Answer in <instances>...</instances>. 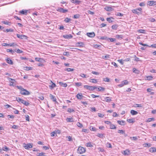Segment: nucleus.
Instances as JSON below:
<instances>
[{"mask_svg": "<svg viewBox=\"0 0 156 156\" xmlns=\"http://www.w3.org/2000/svg\"><path fill=\"white\" fill-rule=\"evenodd\" d=\"M118 123L121 125H125V122L123 120L120 121L118 120L117 121Z\"/></svg>", "mask_w": 156, "mask_h": 156, "instance_id": "obj_22", "label": "nucleus"}, {"mask_svg": "<svg viewBox=\"0 0 156 156\" xmlns=\"http://www.w3.org/2000/svg\"><path fill=\"white\" fill-rule=\"evenodd\" d=\"M66 120L68 122H72L73 121L72 118H67L66 119Z\"/></svg>", "mask_w": 156, "mask_h": 156, "instance_id": "obj_43", "label": "nucleus"}, {"mask_svg": "<svg viewBox=\"0 0 156 156\" xmlns=\"http://www.w3.org/2000/svg\"><path fill=\"white\" fill-rule=\"evenodd\" d=\"M102 58L104 59H106L107 58H110V55L108 54H106L105 56H103Z\"/></svg>", "mask_w": 156, "mask_h": 156, "instance_id": "obj_44", "label": "nucleus"}, {"mask_svg": "<svg viewBox=\"0 0 156 156\" xmlns=\"http://www.w3.org/2000/svg\"><path fill=\"white\" fill-rule=\"evenodd\" d=\"M105 101L108 102H109L111 101V98L109 97H106L105 98Z\"/></svg>", "mask_w": 156, "mask_h": 156, "instance_id": "obj_27", "label": "nucleus"}, {"mask_svg": "<svg viewBox=\"0 0 156 156\" xmlns=\"http://www.w3.org/2000/svg\"><path fill=\"white\" fill-rule=\"evenodd\" d=\"M25 68L26 69L25 70H29L32 69V68L30 67L26 66L25 67Z\"/></svg>", "mask_w": 156, "mask_h": 156, "instance_id": "obj_64", "label": "nucleus"}, {"mask_svg": "<svg viewBox=\"0 0 156 156\" xmlns=\"http://www.w3.org/2000/svg\"><path fill=\"white\" fill-rule=\"evenodd\" d=\"M67 111L71 113L72 112H74L75 111L73 109L69 108L68 109Z\"/></svg>", "mask_w": 156, "mask_h": 156, "instance_id": "obj_50", "label": "nucleus"}, {"mask_svg": "<svg viewBox=\"0 0 156 156\" xmlns=\"http://www.w3.org/2000/svg\"><path fill=\"white\" fill-rule=\"evenodd\" d=\"M83 97L82 94H80L78 93L76 95V97L78 99H80Z\"/></svg>", "mask_w": 156, "mask_h": 156, "instance_id": "obj_21", "label": "nucleus"}, {"mask_svg": "<svg viewBox=\"0 0 156 156\" xmlns=\"http://www.w3.org/2000/svg\"><path fill=\"white\" fill-rule=\"evenodd\" d=\"M9 46L10 47H14L15 48L17 47L18 45L15 43H11L9 44Z\"/></svg>", "mask_w": 156, "mask_h": 156, "instance_id": "obj_26", "label": "nucleus"}, {"mask_svg": "<svg viewBox=\"0 0 156 156\" xmlns=\"http://www.w3.org/2000/svg\"><path fill=\"white\" fill-rule=\"evenodd\" d=\"M86 146L87 147H92V145L90 143H87L86 144Z\"/></svg>", "mask_w": 156, "mask_h": 156, "instance_id": "obj_59", "label": "nucleus"}, {"mask_svg": "<svg viewBox=\"0 0 156 156\" xmlns=\"http://www.w3.org/2000/svg\"><path fill=\"white\" fill-rule=\"evenodd\" d=\"M80 76L83 78H87L88 77V76L84 73H81Z\"/></svg>", "mask_w": 156, "mask_h": 156, "instance_id": "obj_40", "label": "nucleus"}, {"mask_svg": "<svg viewBox=\"0 0 156 156\" xmlns=\"http://www.w3.org/2000/svg\"><path fill=\"white\" fill-rule=\"evenodd\" d=\"M148 4L149 6H155L156 4V2L154 1H150L148 2Z\"/></svg>", "mask_w": 156, "mask_h": 156, "instance_id": "obj_15", "label": "nucleus"}, {"mask_svg": "<svg viewBox=\"0 0 156 156\" xmlns=\"http://www.w3.org/2000/svg\"><path fill=\"white\" fill-rule=\"evenodd\" d=\"M9 150L6 146H5L2 147V150L4 151H7Z\"/></svg>", "mask_w": 156, "mask_h": 156, "instance_id": "obj_51", "label": "nucleus"}, {"mask_svg": "<svg viewBox=\"0 0 156 156\" xmlns=\"http://www.w3.org/2000/svg\"><path fill=\"white\" fill-rule=\"evenodd\" d=\"M127 121L129 123H133L135 122L133 119H129L127 120Z\"/></svg>", "mask_w": 156, "mask_h": 156, "instance_id": "obj_36", "label": "nucleus"}, {"mask_svg": "<svg viewBox=\"0 0 156 156\" xmlns=\"http://www.w3.org/2000/svg\"><path fill=\"white\" fill-rule=\"evenodd\" d=\"M15 51L18 53H22L23 52L22 51L20 50L19 49H15Z\"/></svg>", "mask_w": 156, "mask_h": 156, "instance_id": "obj_39", "label": "nucleus"}, {"mask_svg": "<svg viewBox=\"0 0 156 156\" xmlns=\"http://www.w3.org/2000/svg\"><path fill=\"white\" fill-rule=\"evenodd\" d=\"M76 125L78 127L80 128H82L83 126L82 124L80 123V122H77Z\"/></svg>", "mask_w": 156, "mask_h": 156, "instance_id": "obj_48", "label": "nucleus"}, {"mask_svg": "<svg viewBox=\"0 0 156 156\" xmlns=\"http://www.w3.org/2000/svg\"><path fill=\"white\" fill-rule=\"evenodd\" d=\"M51 82L52 83V84L51 85L49 86V87L51 89H52L54 87H56V84L53 83L51 81Z\"/></svg>", "mask_w": 156, "mask_h": 156, "instance_id": "obj_20", "label": "nucleus"}, {"mask_svg": "<svg viewBox=\"0 0 156 156\" xmlns=\"http://www.w3.org/2000/svg\"><path fill=\"white\" fill-rule=\"evenodd\" d=\"M138 32L140 33L144 34L145 30L143 29H140L138 30Z\"/></svg>", "mask_w": 156, "mask_h": 156, "instance_id": "obj_46", "label": "nucleus"}, {"mask_svg": "<svg viewBox=\"0 0 156 156\" xmlns=\"http://www.w3.org/2000/svg\"><path fill=\"white\" fill-rule=\"evenodd\" d=\"M123 154L125 155H129V150H126L124 151Z\"/></svg>", "mask_w": 156, "mask_h": 156, "instance_id": "obj_34", "label": "nucleus"}, {"mask_svg": "<svg viewBox=\"0 0 156 156\" xmlns=\"http://www.w3.org/2000/svg\"><path fill=\"white\" fill-rule=\"evenodd\" d=\"M75 85L77 87H79L82 86V84L81 82H76L74 83Z\"/></svg>", "mask_w": 156, "mask_h": 156, "instance_id": "obj_37", "label": "nucleus"}, {"mask_svg": "<svg viewBox=\"0 0 156 156\" xmlns=\"http://www.w3.org/2000/svg\"><path fill=\"white\" fill-rule=\"evenodd\" d=\"M87 35L89 37H94L95 34L94 32H92L87 33Z\"/></svg>", "mask_w": 156, "mask_h": 156, "instance_id": "obj_11", "label": "nucleus"}, {"mask_svg": "<svg viewBox=\"0 0 156 156\" xmlns=\"http://www.w3.org/2000/svg\"><path fill=\"white\" fill-rule=\"evenodd\" d=\"M71 2L75 4L76 5H79L81 2V1L79 0H72Z\"/></svg>", "mask_w": 156, "mask_h": 156, "instance_id": "obj_13", "label": "nucleus"}, {"mask_svg": "<svg viewBox=\"0 0 156 156\" xmlns=\"http://www.w3.org/2000/svg\"><path fill=\"white\" fill-rule=\"evenodd\" d=\"M134 107H142L141 104H136L134 105Z\"/></svg>", "mask_w": 156, "mask_h": 156, "instance_id": "obj_60", "label": "nucleus"}, {"mask_svg": "<svg viewBox=\"0 0 156 156\" xmlns=\"http://www.w3.org/2000/svg\"><path fill=\"white\" fill-rule=\"evenodd\" d=\"M83 87L84 88L90 90H94V88H93V86H90L87 85H85Z\"/></svg>", "mask_w": 156, "mask_h": 156, "instance_id": "obj_10", "label": "nucleus"}, {"mask_svg": "<svg viewBox=\"0 0 156 156\" xmlns=\"http://www.w3.org/2000/svg\"><path fill=\"white\" fill-rule=\"evenodd\" d=\"M16 87L20 90V93L23 95H29L30 94V92L24 89L21 86H17Z\"/></svg>", "mask_w": 156, "mask_h": 156, "instance_id": "obj_1", "label": "nucleus"}, {"mask_svg": "<svg viewBox=\"0 0 156 156\" xmlns=\"http://www.w3.org/2000/svg\"><path fill=\"white\" fill-rule=\"evenodd\" d=\"M106 146L107 147L111 148L112 147L111 144L109 143H107L106 144Z\"/></svg>", "mask_w": 156, "mask_h": 156, "instance_id": "obj_57", "label": "nucleus"}, {"mask_svg": "<svg viewBox=\"0 0 156 156\" xmlns=\"http://www.w3.org/2000/svg\"><path fill=\"white\" fill-rule=\"evenodd\" d=\"M111 19H114V18L112 17L108 18H107V20L108 22L109 23H111L113 22V21L111 20Z\"/></svg>", "mask_w": 156, "mask_h": 156, "instance_id": "obj_33", "label": "nucleus"}, {"mask_svg": "<svg viewBox=\"0 0 156 156\" xmlns=\"http://www.w3.org/2000/svg\"><path fill=\"white\" fill-rule=\"evenodd\" d=\"M44 154V153L43 152L40 153H37L36 155L37 156H43Z\"/></svg>", "mask_w": 156, "mask_h": 156, "instance_id": "obj_54", "label": "nucleus"}, {"mask_svg": "<svg viewBox=\"0 0 156 156\" xmlns=\"http://www.w3.org/2000/svg\"><path fill=\"white\" fill-rule=\"evenodd\" d=\"M86 151L85 149L82 147H80L77 149V152L78 153L83 154Z\"/></svg>", "mask_w": 156, "mask_h": 156, "instance_id": "obj_3", "label": "nucleus"}, {"mask_svg": "<svg viewBox=\"0 0 156 156\" xmlns=\"http://www.w3.org/2000/svg\"><path fill=\"white\" fill-rule=\"evenodd\" d=\"M131 114L133 115H136L138 114V112L133 110H132L130 111Z\"/></svg>", "mask_w": 156, "mask_h": 156, "instance_id": "obj_25", "label": "nucleus"}, {"mask_svg": "<svg viewBox=\"0 0 156 156\" xmlns=\"http://www.w3.org/2000/svg\"><path fill=\"white\" fill-rule=\"evenodd\" d=\"M105 90V88H103L101 87H99L98 88V91H104Z\"/></svg>", "mask_w": 156, "mask_h": 156, "instance_id": "obj_38", "label": "nucleus"}, {"mask_svg": "<svg viewBox=\"0 0 156 156\" xmlns=\"http://www.w3.org/2000/svg\"><path fill=\"white\" fill-rule=\"evenodd\" d=\"M63 37L66 38L70 39L73 36L71 34H66L64 35Z\"/></svg>", "mask_w": 156, "mask_h": 156, "instance_id": "obj_18", "label": "nucleus"}, {"mask_svg": "<svg viewBox=\"0 0 156 156\" xmlns=\"http://www.w3.org/2000/svg\"><path fill=\"white\" fill-rule=\"evenodd\" d=\"M84 44L82 42H77L76 44V46L77 47H83L84 46Z\"/></svg>", "mask_w": 156, "mask_h": 156, "instance_id": "obj_12", "label": "nucleus"}, {"mask_svg": "<svg viewBox=\"0 0 156 156\" xmlns=\"http://www.w3.org/2000/svg\"><path fill=\"white\" fill-rule=\"evenodd\" d=\"M104 9L108 11H112L113 9L112 7L108 6H105Z\"/></svg>", "mask_w": 156, "mask_h": 156, "instance_id": "obj_14", "label": "nucleus"}, {"mask_svg": "<svg viewBox=\"0 0 156 156\" xmlns=\"http://www.w3.org/2000/svg\"><path fill=\"white\" fill-rule=\"evenodd\" d=\"M6 62L12 65L13 64V62L11 60L10 58H7L6 59Z\"/></svg>", "mask_w": 156, "mask_h": 156, "instance_id": "obj_23", "label": "nucleus"}, {"mask_svg": "<svg viewBox=\"0 0 156 156\" xmlns=\"http://www.w3.org/2000/svg\"><path fill=\"white\" fill-rule=\"evenodd\" d=\"M65 70L68 72L73 71L74 70V69L70 68H67L65 69Z\"/></svg>", "mask_w": 156, "mask_h": 156, "instance_id": "obj_47", "label": "nucleus"}, {"mask_svg": "<svg viewBox=\"0 0 156 156\" xmlns=\"http://www.w3.org/2000/svg\"><path fill=\"white\" fill-rule=\"evenodd\" d=\"M118 27V25L117 24H115V25H113L112 26V29H113L114 30H117Z\"/></svg>", "mask_w": 156, "mask_h": 156, "instance_id": "obj_29", "label": "nucleus"}, {"mask_svg": "<svg viewBox=\"0 0 156 156\" xmlns=\"http://www.w3.org/2000/svg\"><path fill=\"white\" fill-rule=\"evenodd\" d=\"M132 12L133 13L136 14L138 15L141 13V12H139L136 9L132 10Z\"/></svg>", "mask_w": 156, "mask_h": 156, "instance_id": "obj_19", "label": "nucleus"}, {"mask_svg": "<svg viewBox=\"0 0 156 156\" xmlns=\"http://www.w3.org/2000/svg\"><path fill=\"white\" fill-rule=\"evenodd\" d=\"M2 23L5 24L10 25V23L8 21H2Z\"/></svg>", "mask_w": 156, "mask_h": 156, "instance_id": "obj_62", "label": "nucleus"}, {"mask_svg": "<svg viewBox=\"0 0 156 156\" xmlns=\"http://www.w3.org/2000/svg\"><path fill=\"white\" fill-rule=\"evenodd\" d=\"M149 151L151 153L156 152V148L154 147H152L149 148Z\"/></svg>", "mask_w": 156, "mask_h": 156, "instance_id": "obj_17", "label": "nucleus"}, {"mask_svg": "<svg viewBox=\"0 0 156 156\" xmlns=\"http://www.w3.org/2000/svg\"><path fill=\"white\" fill-rule=\"evenodd\" d=\"M41 59L40 58L36 57L35 58V60L38 62H41Z\"/></svg>", "mask_w": 156, "mask_h": 156, "instance_id": "obj_61", "label": "nucleus"}, {"mask_svg": "<svg viewBox=\"0 0 156 156\" xmlns=\"http://www.w3.org/2000/svg\"><path fill=\"white\" fill-rule=\"evenodd\" d=\"M101 47V46L100 45H98L97 44H94V47L95 48L100 49Z\"/></svg>", "mask_w": 156, "mask_h": 156, "instance_id": "obj_32", "label": "nucleus"}, {"mask_svg": "<svg viewBox=\"0 0 156 156\" xmlns=\"http://www.w3.org/2000/svg\"><path fill=\"white\" fill-rule=\"evenodd\" d=\"M110 128L112 129H116V127L113 124H111L110 125Z\"/></svg>", "mask_w": 156, "mask_h": 156, "instance_id": "obj_42", "label": "nucleus"}, {"mask_svg": "<svg viewBox=\"0 0 156 156\" xmlns=\"http://www.w3.org/2000/svg\"><path fill=\"white\" fill-rule=\"evenodd\" d=\"M58 83L60 86L64 87H66L67 86V84L65 83L59 82Z\"/></svg>", "mask_w": 156, "mask_h": 156, "instance_id": "obj_24", "label": "nucleus"}, {"mask_svg": "<svg viewBox=\"0 0 156 156\" xmlns=\"http://www.w3.org/2000/svg\"><path fill=\"white\" fill-rule=\"evenodd\" d=\"M98 116L101 118H103L104 116V115L100 113H98Z\"/></svg>", "mask_w": 156, "mask_h": 156, "instance_id": "obj_63", "label": "nucleus"}, {"mask_svg": "<svg viewBox=\"0 0 156 156\" xmlns=\"http://www.w3.org/2000/svg\"><path fill=\"white\" fill-rule=\"evenodd\" d=\"M19 12L21 14L26 15L27 14V11L26 10H23L20 11Z\"/></svg>", "mask_w": 156, "mask_h": 156, "instance_id": "obj_16", "label": "nucleus"}, {"mask_svg": "<svg viewBox=\"0 0 156 156\" xmlns=\"http://www.w3.org/2000/svg\"><path fill=\"white\" fill-rule=\"evenodd\" d=\"M143 145L145 147H149L151 146V144L150 143H145L143 144Z\"/></svg>", "mask_w": 156, "mask_h": 156, "instance_id": "obj_41", "label": "nucleus"}, {"mask_svg": "<svg viewBox=\"0 0 156 156\" xmlns=\"http://www.w3.org/2000/svg\"><path fill=\"white\" fill-rule=\"evenodd\" d=\"M118 61L120 63V64L122 65H123L124 64L123 60L122 59H118Z\"/></svg>", "mask_w": 156, "mask_h": 156, "instance_id": "obj_58", "label": "nucleus"}, {"mask_svg": "<svg viewBox=\"0 0 156 156\" xmlns=\"http://www.w3.org/2000/svg\"><path fill=\"white\" fill-rule=\"evenodd\" d=\"M16 100L19 102H20L24 105L26 106H28L30 105V103L28 102H26L20 98H16Z\"/></svg>", "mask_w": 156, "mask_h": 156, "instance_id": "obj_2", "label": "nucleus"}, {"mask_svg": "<svg viewBox=\"0 0 156 156\" xmlns=\"http://www.w3.org/2000/svg\"><path fill=\"white\" fill-rule=\"evenodd\" d=\"M90 82H92L93 83H95L97 82V80L95 79H90Z\"/></svg>", "mask_w": 156, "mask_h": 156, "instance_id": "obj_35", "label": "nucleus"}, {"mask_svg": "<svg viewBox=\"0 0 156 156\" xmlns=\"http://www.w3.org/2000/svg\"><path fill=\"white\" fill-rule=\"evenodd\" d=\"M8 80L10 81V83L9 84V85L10 86H13V84L14 83V82L15 81V80L9 77L8 78Z\"/></svg>", "mask_w": 156, "mask_h": 156, "instance_id": "obj_8", "label": "nucleus"}, {"mask_svg": "<svg viewBox=\"0 0 156 156\" xmlns=\"http://www.w3.org/2000/svg\"><path fill=\"white\" fill-rule=\"evenodd\" d=\"M80 16V15L79 14H77L73 16V18L74 19H78V18H79Z\"/></svg>", "mask_w": 156, "mask_h": 156, "instance_id": "obj_52", "label": "nucleus"}, {"mask_svg": "<svg viewBox=\"0 0 156 156\" xmlns=\"http://www.w3.org/2000/svg\"><path fill=\"white\" fill-rule=\"evenodd\" d=\"M115 37L117 38H118V39H119V38L122 39L123 36H122V35H117Z\"/></svg>", "mask_w": 156, "mask_h": 156, "instance_id": "obj_53", "label": "nucleus"}, {"mask_svg": "<svg viewBox=\"0 0 156 156\" xmlns=\"http://www.w3.org/2000/svg\"><path fill=\"white\" fill-rule=\"evenodd\" d=\"M129 83L126 80L122 81L121 82V83L119 84L118 86L120 87H122L124 85H127Z\"/></svg>", "mask_w": 156, "mask_h": 156, "instance_id": "obj_5", "label": "nucleus"}, {"mask_svg": "<svg viewBox=\"0 0 156 156\" xmlns=\"http://www.w3.org/2000/svg\"><path fill=\"white\" fill-rule=\"evenodd\" d=\"M103 81L105 82H108L110 81V80L108 78L106 77L103 78Z\"/></svg>", "mask_w": 156, "mask_h": 156, "instance_id": "obj_49", "label": "nucleus"}, {"mask_svg": "<svg viewBox=\"0 0 156 156\" xmlns=\"http://www.w3.org/2000/svg\"><path fill=\"white\" fill-rule=\"evenodd\" d=\"M91 131H96L97 130V129L95 128V127H93L92 126H90L89 127Z\"/></svg>", "mask_w": 156, "mask_h": 156, "instance_id": "obj_31", "label": "nucleus"}, {"mask_svg": "<svg viewBox=\"0 0 156 156\" xmlns=\"http://www.w3.org/2000/svg\"><path fill=\"white\" fill-rule=\"evenodd\" d=\"M115 40H116V39L115 38L108 37L107 40L108 41H110L111 42H113V41H115Z\"/></svg>", "mask_w": 156, "mask_h": 156, "instance_id": "obj_45", "label": "nucleus"}, {"mask_svg": "<svg viewBox=\"0 0 156 156\" xmlns=\"http://www.w3.org/2000/svg\"><path fill=\"white\" fill-rule=\"evenodd\" d=\"M153 78V77L151 76H147V80H152Z\"/></svg>", "mask_w": 156, "mask_h": 156, "instance_id": "obj_56", "label": "nucleus"}, {"mask_svg": "<svg viewBox=\"0 0 156 156\" xmlns=\"http://www.w3.org/2000/svg\"><path fill=\"white\" fill-rule=\"evenodd\" d=\"M154 121V118H148L147 121V122H150L152 121Z\"/></svg>", "mask_w": 156, "mask_h": 156, "instance_id": "obj_55", "label": "nucleus"}, {"mask_svg": "<svg viewBox=\"0 0 156 156\" xmlns=\"http://www.w3.org/2000/svg\"><path fill=\"white\" fill-rule=\"evenodd\" d=\"M17 37L20 38L21 39H27V37L24 35H20L18 34H17Z\"/></svg>", "mask_w": 156, "mask_h": 156, "instance_id": "obj_7", "label": "nucleus"}, {"mask_svg": "<svg viewBox=\"0 0 156 156\" xmlns=\"http://www.w3.org/2000/svg\"><path fill=\"white\" fill-rule=\"evenodd\" d=\"M57 11L63 13H65L67 12L68 11L67 9H64L63 8L61 7L58 8L57 9Z\"/></svg>", "mask_w": 156, "mask_h": 156, "instance_id": "obj_6", "label": "nucleus"}, {"mask_svg": "<svg viewBox=\"0 0 156 156\" xmlns=\"http://www.w3.org/2000/svg\"><path fill=\"white\" fill-rule=\"evenodd\" d=\"M98 38L101 39L102 40H107L108 37L105 36H99L98 37Z\"/></svg>", "mask_w": 156, "mask_h": 156, "instance_id": "obj_30", "label": "nucleus"}, {"mask_svg": "<svg viewBox=\"0 0 156 156\" xmlns=\"http://www.w3.org/2000/svg\"><path fill=\"white\" fill-rule=\"evenodd\" d=\"M133 73H135L136 74H139L140 73V71L138 70L137 69L135 68H134L133 69Z\"/></svg>", "mask_w": 156, "mask_h": 156, "instance_id": "obj_28", "label": "nucleus"}, {"mask_svg": "<svg viewBox=\"0 0 156 156\" xmlns=\"http://www.w3.org/2000/svg\"><path fill=\"white\" fill-rule=\"evenodd\" d=\"M23 147L26 149H28L32 147V144L29 143L27 144H24Z\"/></svg>", "mask_w": 156, "mask_h": 156, "instance_id": "obj_4", "label": "nucleus"}, {"mask_svg": "<svg viewBox=\"0 0 156 156\" xmlns=\"http://www.w3.org/2000/svg\"><path fill=\"white\" fill-rule=\"evenodd\" d=\"M50 95L51 99L53 101L55 102L57 104L58 103V102L56 101V99L54 96L51 94Z\"/></svg>", "mask_w": 156, "mask_h": 156, "instance_id": "obj_9", "label": "nucleus"}]
</instances>
